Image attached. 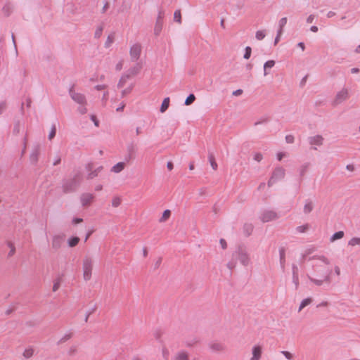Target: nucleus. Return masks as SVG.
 Here are the masks:
<instances>
[{
    "label": "nucleus",
    "instance_id": "obj_26",
    "mask_svg": "<svg viewBox=\"0 0 360 360\" xmlns=\"http://www.w3.org/2000/svg\"><path fill=\"white\" fill-rule=\"evenodd\" d=\"M312 301H313V300L311 297H307V298L304 299L300 303V305L299 307V311H300L305 307L310 304L312 302Z\"/></svg>",
    "mask_w": 360,
    "mask_h": 360
},
{
    "label": "nucleus",
    "instance_id": "obj_8",
    "mask_svg": "<svg viewBox=\"0 0 360 360\" xmlns=\"http://www.w3.org/2000/svg\"><path fill=\"white\" fill-rule=\"evenodd\" d=\"M141 46L139 44H134L130 49V56L133 61L137 60L141 55Z\"/></svg>",
    "mask_w": 360,
    "mask_h": 360
},
{
    "label": "nucleus",
    "instance_id": "obj_63",
    "mask_svg": "<svg viewBox=\"0 0 360 360\" xmlns=\"http://www.w3.org/2000/svg\"><path fill=\"white\" fill-rule=\"evenodd\" d=\"M219 243H220V245H221L222 249L224 250L227 248V243L224 239L221 238L219 240Z\"/></svg>",
    "mask_w": 360,
    "mask_h": 360
},
{
    "label": "nucleus",
    "instance_id": "obj_52",
    "mask_svg": "<svg viewBox=\"0 0 360 360\" xmlns=\"http://www.w3.org/2000/svg\"><path fill=\"white\" fill-rule=\"evenodd\" d=\"M292 282L295 284V290H297L299 287V276L295 275L292 276Z\"/></svg>",
    "mask_w": 360,
    "mask_h": 360
},
{
    "label": "nucleus",
    "instance_id": "obj_48",
    "mask_svg": "<svg viewBox=\"0 0 360 360\" xmlns=\"http://www.w3.org/2000/svg\"><path fill=\"white\" fill-rule=\"evenodd\" d=\"M287 23V18L286 17H284V18H282L280 20H279V28L278 30H283V27L286 25Z\"/></svg>",
    "mask_w": 360,
    "mask_h": 360
},
{
    "label": "nucleus",
    "instance_id": "obj_15",
    "mask_svg": "<svg viewBox=\"0 0 360 360\" xmlns=\"http://www.w3.org/2000/svg\"><path fill=\"white\" fill-rule=\"evenodd\" d=\"M323 141V138L321 135L309 137V143L310 145L321 146Z\"/></svg>",
    "mask_w": 360,
    "mask_h": 360
},
{
    "label": "nucleus",
    "instance_id": "obj_16",
    "mask_svg": "<svg viewBox=\"0 0 360 360\" xmlns=\"http://www.w3.org/2000/svg\"><path fill=\"white\" fill-rule=\"evenodd\" d=\"M314 205L312 200L310 199H307L304 205L303 212L305 214H308L314 210Z\"/></svg>",
    "mask_w": 360,
    "mask_h": 360
},
{
    "label": "nucleus",
    "instance_id": "obj_6",
    "mask_svg": "<svg viewBox=\"0 0 360 360\" xmlns=\"http://www.w3.org/2000/svg\"><path fill=\"white\" fill-rule=\"evenodd\" d=\"M164 15L165 11L160 10L154 28V34L156 36H158L162 31Z\"/></svg>",
    "mask_w": 360,
    "mask_h": 360
},
{
    "label": "nucleus",
    "instance_id": "obj_13",
    "mask_svg": "<svg viewBox=\"0 0 360 360\" xmlns=\"http://www.w3.org/2000/svg\"><path fill=\"white\" fill-rule=\"evenodd\" d=\"M330 274H331V271L328 270V274L323 277V279H321V280L315 279L309 276H308V278L310 280V281H311L316 285L320 286L323 284V281H326L327 283L330 282Z\"/></svg>",
    "mask_w": 360,
    "mask_h": 360
},
{
    "label": "nucleus",
    "instance_id": "obj_61",
    "mask_svg": "<svg viewBox=\"0 0 360 360\" xmlns=\"http://www.w3.org/2000/svg\"><path fill=\"white\" fill-rule=\"evenodd\" d=\"M91 120L94 122V123L96 127H98L99 122H98V119H97L96 115H91Z\"/></svg>",
    "mask_w": 360,
    "mask_h": 360
},
{
    "label": "nucleus",
    "instance_id": "obj_54",
    "mask_svg": "<svg viewBox=\"0 0 360 360\" xmlns=\"http://www.w3.org/2000/svg\"><path fill=\"white\" fill-rule=\"evenodd\" d=\"M77 110L82 115L86 114L87 112L85 105H81V106L78 108Z\"/></svg>",
    "mask_w": 360,
    "mask_h": 360
},
{
    "label": "nucleus",
    "instance_id": "obj_51",
    "mask_svg": "<svg viewBox=\"0 0 360 360\" xmlns=\"http://www.w3.org/2000/svg\"><path fill=\"white\" fill-rule=\"evenodd\" d=\"M3 11L4 12L5 15L8 16L11 13V6L10 4H6L4 7H3Z\"/></svg>",
    "mask_w": 360,
    "mask_h": 360
},
{
    "label": "nucleus",
    "instance_id": "obj_57",
    "mask_svg": "<svg viewBox=\"0 0 360 360\" xmlns=\"http://www.w3.org/2000/svg\"><path fill=\"white\" fill-rule=\"evenodd\" d=\"M132 89H133V85H131L129 87H128V88H127V89H124V90L122 91V96H126L127 94H129V93L131 91Z\"/></svg>",
    "mask_w": 360,
    "mask_h": 360
},
{
    "label": "nucleus",
    "instance_id": "obj_25",
    "mask_svg": "<svg viewBox=\"0 0 360 360\" xmlns=\"http://www.w3.org/2000/svg\"><path fill=\"white\" fill-rule=\"evenodd\" d=\"M208 159H209V162H210V165L212 167V169L214 170H217L218 165H217V163L216 162L215 158H214L213 153H209Z\"/></svg>",
    "mask_w": 360,
    "mask_h": 360
},
{
    "label": "nucleus",
    "instance_id": "obj_55",
    "mask_svg": "<svg viewBox=\"0 0 360 360\" xmlns=\"http://www.w3.org/2000/svg\"><path fill=\"white\" fill-rule=\"evenodd\" d=\"M282 354L288 359L290 360L292 359V354L288 351H282Z\"/></svg>",
    "mask_w": 360,
    "mask_h": 360
},
{
    "label": "nucleus",
    "instance_id": "obj_27",
    "mask_svg": "<svg viewBox=\"0 0 360 360\" xmlns=\"http://www.w3.org/2000/svg\"><path fill=\"white\" fill-rule=\"evenodd\" d=\"M103 169V167L100 166L97 169H94V171H91L89 173L87 176L88 179H92L94 177L98 176V172H100Z\"/></svg>",
    "mask_w": 360,
    "mask_h": 360
},
{
    "label": "nucleus",
    "instance_id": "obj_40",
    "mask_svg": "<svg viewBox=\"0 0 360 360\" xmlns=\"http://www.w3.org/2000/svg\"><path fill=\"white\" fill-rule=\"evenodd\" d=\"M251 53H252V49L250 46H246L245 49V53H244V55H243V58L245 59H249L251 56Z\"/></svg>",
    "mask_w": 360,
    "mask_h": 360
},
{
    "label": "nucleus",
    "instance_id": "obj_18",
    "mask_svg": "<svg viewBox=\"0 0 360 360\" xmlns=\"http://www.w3.org/2000/svg\"><path fill=\"white\" fill-rule=\"evenodd\" d=\"M279 257H280V264L281 268L283 271L285 270V249L282 247L279 249Z\"/></svg>",
    "mask_w": 360,
    "mask_h": 360
},
{
    "label": "nucleus",
    "instance_id": "obj_62",
    "mask_svg": "<svg viewBox=\"0 0 360 360\" xmlns=\"http://www.w3.org/2000/svg\"><path fill=\"white\" fill-rule=\"evenodd\" d=\"M292 276L298 275V267L296 264H293L292 265Z\"/></svg>",
    "mask_w": 360,
    "mask_h": 360
},
{
    "label": "nucleus",
    "instance_id": "obj_30",
    "mask_svg": "<svg viewBox=\"0 0 360 360\" xmlns=\"http://www.w3.org/2000/svg\"><path fill=\"white\" fill-rule=\"evenodd\" d=\"M344 237V232L342 231H339L333 234L330 237V241L333 242L338 239H341Z\"/></svg>",
    "mask_w": 360,
    "mask_h": 360
},
{
    "label": "nucleus",
    "instance_id": "obj_44",
    "mask_svg": "<svg viewBox=\"0 0 360 360\" xmlns=\"http://www.w3.org/2000/svg\"><path fill=\"white\" fill-rule=\"evenodd\" d=\"M319 259L321 260L322 262H323L326 264H330L329 260L325 256H314V257L309 258V259Z\"/></svg>",
    "mask_w": 360,
    "mask_h": 360
},
{
    "label": "nucleus",
    "instance_id": "obj_7",
    "mask_svg": "<svg viewBox=\"0 0 360 360\" xmlns=\"http://www.w3.org/2000/svg\"><path fill=\"white\" fill-rule=\"evenodd\" d=\"M40 153V145L39 143L34 146L32 153L30 155V161L32 165H37Z\"/></svg>",
    "mask_w": 360,
    "mask_h": 360
},
{
    "label": "nucleus",
    "instance_id": "obj_42",
    "mask_svg": "<svg viewBox=\"0 0 360 360\" xmlns=\"http://www.w3.org/2000/svg\"><path fill=\"white\" fill-rule=\"evenodd\" d=\"M174 19L175 21L181 23V15L180 10L175 11V12L174 13Z\"/></svg>",
    "mask_w": 360,
    "mask_h": 360
},
{
    "label": "nucleus",
    "instance_id": "obj_46",
    "mask_svg": "<svg viewBox=\"0 0 360 360\" xmlns=\"http://www.w3.org/2000/svg\"><path fill=\"white\" fill-rule=\"evenodd\" d=\"M20 131V121L16 122L13 127V134H18Z\"/></svg>",
    "mask_w": 360,
    "mask_h": 360
},
{
    "label": "nucleus",
    "instance_id": "obj_29",
    "mask_svg": "<svg viewBox=\"0 0 360 360\" xmlns=\"http://www.w3.org/2000/svg\"><path fill=\"white\" fill-rule=\"evenodd\" d=\"M136 150V147L133 143H131L127 146V153H129L130 155L135 157Z\"/></svg>",
    "mask_w": 360,
    "mask_h": 360
},
{
    "label": "nucleus",
    "instance_id": "obj_64",
    "mask_svg": "<svg viewBox=\"0 0 360 360\" xmlns=\"http://www.w3.org/2000/svg\"><path fill=\"white\" fill-rule=\"evenodd\" d=\"M162 262V258L160 257L154 264V269H157L160 267Z\"/></svg>",
    "mask_w": 360,
    "mask_h": 360
},
{
    "label": "nucleus",
    "instance_id": "obj_45",
    "mask_svg": "<svg viewBox=\"0 0 360 360\" xmlns=\"http://www.w3.org/2000/svg\"><path fill=\"white\" fill-rule=\"evenodd\" d=\"M319 259L321 260L322 262H323L326 264H330L329 260L325 256H314V257L309 258V259Z\"/></svg>",
    "mask_w": 360,
    "mask_h": 360
},
{
    "label": "nucleus",
    "instance_id": "obj_19",
    "mask_svg": "<svg viewBox=\"0 0 360 360\" xmlns=\"http://www.w3.org/2000/svg\"><path fill=\"white\" fill-rule=\"evenodd\" d=\"M254 226L252 224L245 223L243 227V231L245 236H250L253 231Z\"/></svg>",
    "mask_w": 360,
    "mask_h": 360
},
{
    "label": "nucleus",
    "instance_id": "obj_58",
    "mask_svg": "<svg viewBox=\"0 0 360 360\" xmlns=\"http://www.w3.org/2000/svg\"><path fill=\"white\" fill-rule=\"evenodd\" d=\"M263 158L262 154L260 153H257L254 155V160L257 162H260Z\"/></svg>",
    "mask_w": 360,
    "mask_h": 360
},
{
    "label": "nucleus",
    "instance_id": "obj_38",
    "mask_svg": "<svg viewBox=\"0 0 360 360\" xmlns=\"http://www.w3.org/2000/svg\"><path fill=\"white\" fill-rule=\"evenodd\" d=\"M129 78L125 77V74L123 75L121 78L120 79V81L117 84V87L118 88H122L124 86V85L125 84L127 80Z\"/></svg>",
    "mask_w": 360,
    "mask_h": 360
},
{
    "label": "nucleus",
    "instance_id": "obj_20",
    "mask_svg": "<svg viewBox=\"0 0 360 360\" xmlns=\"http://www.w3.org/2000/svg\"><path fill=\"white\" fill-rule=\"evenodd\" d=\"M124 167H125V162H120L117 163L116 165H115L112 167L111 172H113L115 173H119L124 169Z\"/></svg>",
    "mask_w": 360,
    "mask_h": 360
},
{
    "label": "nucleus",
    "instance_id": "obj_5",
    "mask_svg": "<svg viewBox=\"0 0 360 360\" xmlns=\"http://www.w3.org/2000/svg\"><path fill=\"white\" fill-rule=\"evenodd\" d=\"M69 95L71 98L76 103L80 105H86V96L80 93L75 92L74 90V85L71 86L69 89Z\"/></svg>",
    "mask_w": 360,
    "mask_h": 360
},
{
    "label": "nucleus",
    "instance_id": "obj_49",
    "mask_svg": "<svg viewBox=\"0 0 360 360\" xmlns=\"http://www.w3.org/2000/svg\"><path fill=\"white\" fill-rule=\"evenodd\" d=\"M121 203V199L119 197H115L112 200V205L115 207H118Z\"/></svg>",
    "mask_w": 360,
    "mask_h": 360
},
{
    "label": "nucleus",
    "instance_id": "obj_14",
    "mask_svg": "<svg viewBox=\"0 0 360 360\" xmlns=\"http://www.w3.org/2000/svg\"><path fill=\"white\" fill-rule=\"evenodd\" d=\"M262 347L260 345H255L252 349V356L250 360H259L262 356Z\"/></svg>",
    "mask_w": 360,
    "mask_h": 360
},
{
    "label": "nucleus",
    "instance_id": "obj_41",
    "mask_svg": "<svg viewBox=\"0 0 360 360\" xmlns=\"http://www.w3.org/2000/svg\"><path fill=\"white\" fill-rule=\"evenodd\" d=\"M72 336V333H68V334H65L58 342V345H60L65 342H66L67 340H70Z\"/></svg>",
    "mask_w": 360,
    "mask_h": 360
},
{
    "label": "nucleus",
    "instance_id": "obj_32",
    "mask_svg": "<svg viewBox=\"0 0 360 360\" xmlns=\"http://www.w3.org/2000/svg\"><path fill=\"white\" fill-rule=\"evenodd\" d=\"M195 100V96L193 94H190L184 101L186 105H191Z\"/></svg>",
    "mask_w": 360,
    "mask_h": 360
},
{
    "label": "nucleus",
    "instance_id": "obj_23",
    "mask_svg": "<svg viewBox=\"0 0 360 360\" xmlns=\"http://www.w3.org/2000/svg\"><path fill=\"white\" fill-rule=\"evenodd\" d=\"M174 360H188V354L184 351L179 352L174 356Z\"/></svg>",
    "mask_w": 360,
    "mask_h": 360
},
{
    "label": "nucleus",
    "instance_id": "obj_53",
    "mask_svg": "<svg viewBox=\"0 0 360 360\" xmlns=\"http://www.w3.org/2000/svg\"><path fill=\"white\" fill-rule=\"evenodd\" d=\"M282 34H283V30H281L277 31V34L274 39V45H276L278 43Z\"/></svg>",
    "mask_w": 360,
    "mask_h": 360
},
{
    "label": "nucleus",
    "instance_id": "obj_39",
    "mask_svg": "<svg viewBox=\"0 0 360 360\" xmlns=\"http://www.w3.org/2000/svg\"><path fill=\"white\" fill-rule=\"evenodd\" d=\"M349 245L354 246L356 245H360V238L354 237L348 243Z\"/></svg>",
    "mask_w": 360,
    "mask_h": 360
},
{
    "label": "nucleus",
    "instance_id": "obj_33",
    "mask_svg": "<svg viewBox=\"0 0 360 360\" xmlns=\"http://www.w3.org/2000/svg\"><path fill=\"white\" fill-rule=\"evenodd\" d=\"M7 245L10 248V251H9V252L8 254V257H12L15 254V248L14 244L12 242H11V241H8L7 242Z\"/></svg>",
    "mask_w": 360,
    "mask_h": 360
},
{
    "label": "nucleus",
    "instance_id": "obj_3",
    "mask_svg": "<svg viewBox=\"0 0 360 360\" xmlns=\"http://www.w3.org/2000/svg\"><path fill=\"white\" fill-rule=\"evenodd\" d=\"M285 176V169L282 167H277L274 169L272 174L268 181V186H272L278 180L283 179Z\"/></svg>",
    "mask_w": 360,
    "mask_h": 360
},
{
    "label": "nucleus",
    "instance_id": "obj_59",
    "mask_svg": "<svg viewBox=\"0 0 360 360\" xmlns=\"http://www.w3.org/2000/svg\"><path fill=\"white\" fill-rule=\"evenodd\" d=\"M6 102L1 101L0 103V115L2 114V112L6 110Z\"/></svg>",
    "mask_w": 360,
    "mask_h": 360
},
{
    "label": "nucleus",
    "instance_id": "obj_28",
    "mask_svg": "<svg viewBox=\"0 0 360 360\" xmlns=\"http://www.w3.org/2000/svg\"><path fill=\"white\" fill-rule=\"evenodd\" d=\"M210 348L214 352H219L223 349V346L220 343L214 342L210 345Z\"/></svg>",
    "mask_w": 360,
    "mask_h": 360
},
{
    "label": "nucleus",
    "instance_id": "obj_10",
    "mask_svg": "<svg viewBox=\"0 0 360 360\" xmlns=\"http://www.w3.org/2000/svg\"><path fill=\"white\" fill-rule=\"evenodd\" d=\"M65 235L61 234V235H57L53 236L52 240V248L55 250L59 249L63 242L65 241Z\"/></svg>",
    "mask_w": 360,
    "mask_h": 360
},
{
    "label": "nucleus",
    "instance_id": "obj_12",
    "mask_svg": "<svg viewBox=\"0 0 360 360\" xmlns=\"http://www.w3.org/2000/svg\"><path fill=\"white\" fill-rule=\"evenodd\" d=\"M94 196L91 193H82L80 197L81 202L83 207H87L91 203Z\"/></svg>",
    "mask_w": 360,
    "mask_h": 360
},
{
    "label": "nucleus",
    "instance_id": "obj_17",
    "mask_svg": "<svg viewBox=\"0 0 360 360\" xmlns=\"http://www.w3.org/2000/svg\"><path fill=\"white\" fill-rule=\"evenodd\" d=\"M348 97V91L347 89H342L339 91L335 97V101L337 103H341L342 101L346 100Z\"/></svg>",
    "mask_w": 360,
    "mask_h": 360
},
{
    "label": "nucleus",
    "instance_id": "obj_31",
    "mask_svg": "<svg viewBox=\"0 0 360 360\" xmlns=\"http://www.w3.org/2000/svg\"><path fill=\"white\" fill-rule=\"evenodd\" d=\"M171 216V211L169 210H165L160 219H159L160 222H164L167 221Z\"/></svg>",
    "mask_w": 360,
    "mask_h": 360
},
{
    "label": "nucleus",
    "instance_id": "obj_1",
    "mask_svg": "<svg viewBox=\"0 0 360 360\" xmlns=\"http://www.w3.org/2000/svg\"><path fill=\"white\" fill-rule=\"evenodd\" d=\"M82 181V176L79 173L76 174L73 178L64 179L63 181V191L65 193L75 192L80 186Z\"/></svg>",
    "mask_w": 360,
    "mask_h": 360
},
{
    "label": "nucleus",
    "instance_id": "obj_4",
    "mask_svg": "<svg viewBox=\"0 0 360 360\" xmlns=\"http://www.w3.org/2000/svg\"><path fill=\"white\" fill-rule=\"evenodd\" d=\"M92 260L90 257H86L83 260V276L85 281H89L91 277Z\"/></svg>",
    "mask_w": 360,
    "mask_h": 360
},
{
    "label": "nucleus",
    "instance_id": "obj_50",
    "mask_svg": "<svg viewBox=\"0 0 360 360\" xmlns=\"http://www.w3.org/2000/svg\"><path fill=\"white\" fill-rule=\"evenodd\" d=\"M236 260L232 257V259L228 262L227 267L230 270H232L236 267Z\"/></svg>",
    "mask_w": 360,
    "mask_h": 360
},
{
    "label": "nucleus",
    "instance_id": "obj_21",
    "mask_svg": "<svg viewBox=\"0 0 360 360\" xmlns=\"http://www.w3.org/2000/svg\"><path fill=\"white\" fill-rule=\"evenodd\" d=\"M275 65V61L274 60H269L264 63V75L266 76L269 73L267 70L273 68Z\"/></svg>",
    "mask_w": 360,
    "mask_h": 360
},
{
    "label": "nucleus",
    "instance_id": "obj_36",
    "mask_svg": "<svg viewBox=\"0 0 360 360\" xmlns=\"http://www.w3.org/2000/svg\"><path fill=\"white\" fill-rule=\"evenodd\" d=\"M309 229V225L308 224H304L302 226H299L296 228V230L300 233H304L307 231Z\"/></svg>",
    "mask_w": 360,
    "mask_h": 360
},
{
    "label": "nucleus",
    "instance_id": "obj_56",
    "mask_svg": "<svg viewBox=\"0 0 360 360\" xmlns=\"http://www.w3.org/2000/svg\"><path fill=\"white\" fill-rule=\"evenodd\" d=\"M307 167L308 165H302L300 169V176H303L305 174V172H307Z\"/></svg>",
    "mask_w": 360,
    "mask_h": 360
},
{
    "label": "nucleus",
    "instance_id": "obj_60",
    "mask_svg": "<svg viewBox=\"0 0 360 360\" xmlns=\"http://www.w3.org/2000/svg\"><path fill=\"white\" fill-rule=\"evenodd\" d=\"M294 136L292 135H287L285 136V141L288 143H292L294 142Z\"/></svg>",
    "mask_w": 360,
    "mask_h": 360
},
{
    "label": "nucleus",
    "instance_id": "obj_22",
    "mask_svg": "<svg viewBox=\"0 0 360 360\" xmlns=\"http://www.w3.org/2000/svg\"><path fill=\"white\" fill-rule=\"evenodd\" d=\"M80 239L77 236H72L68 240V246L70 248L75 247L79 242Z\"/></svg>",
    "mask_w": 360,
    "mask_h": 360
},
{
    "label": "nucleus",
    "instance_id": "obj_2",
    "mask_svg": "<svg viewBox=\"0 0 360 360\" xmlns=\"http://www.w3.org/2000/svg\"><path fill=\"white\" fill-rule=\"evenodd\" d=\"M232 257L236 261L239 260L243 266H248L250 264V255L244 244H240L236 247V250L232 254Z\"/></svg>",
    "mask_w": 360,
    "mask_h": 360
},
{
    "label": "nucleus",
    "instance_id": "obj_24",
    "mask_svg": "<svg viewBox=\"0 0 360 360\" xmlns=\"http://www.w3.org/2000/svg\"><path fill=\"white\" fill-rule=\"evenodd\" d=\"M169 102L170 100L169 97L164 98L160 108V111L161 112H165L168 109L169 106Z\"/></svg>",
    "mask_w": 360,
    "mask_h": 360
},
{
    "label": "nucleus",
    "instance_id": "obj_9",
    "mask_svg": "<svg viewBox=\"0 0 360 360\" xmlns=\"http://www.w3.org/2000/svg\"><path fill=\"white\" fill-rule=\"evenodd\" d=\"M277 217V214L275 212L272 210H266L261 215L260 219L263 222H269L276 219Z\"/></svg>",
    "mask_w": 360,
    "mask_h": 360
},
{
    "label": "nucleus",
    "instance_id": "obj_47",
    "mask_svg": "<svg viewBox=\"0 0 360 360\" xmlns=\"http://www.w3.org/2000/svg\"><path fill=\"white\" fill-rule=\"evenodd\" d=\"M56 134V127L55 125H53L51 127V129L49 132V139L51 140L52 139H53L55 137Z\"/></svg>",
    "mask_w": 360,
    "mask_h": 360
},
{
    "label": "nucleus",
    "instance_id": "obj_11",
    "mask_svg": "<svg viewBox=\"0 0 360 360\" xmlns=\"http://www.w3.org/2000/svg\"><path fill=\"white\" fill-rule=\"evenodd\" d=\"M142 68V65L140 63H137L134 67L129 68L125 73V77L130 79L131 77L137 75Z\"/></svg>",
    "mask_w": 360,
    "mask_h": 360
},
{
    "label": "nucleus",
    "instance_id": "obj_35",
    "mask_svg": "<svg viewBox=\"0 0 360 360\" xmlns=\"http://www.w3.org/2000/svg\"><path fill=\"white\" fill-rule=\"evenodd\" d=\"M103 31V25H101L98 26L97 27V29L96 30L95 33H94V37L97 38V39L100 38L101 36L102 35Z\"/></svg>",
    "mask_w": 360,
    "mask_h": 360
},
{
    "label": "nucleus",
    "instance_id": "obj_34",
    "mask_svg": "<svg viewBox=\"0 0 360 360\" xmlns=\"http://www.w3.org/2000/svg\"><path fill=\"white\" fill-rule=\"evenodd\" d=\"M34 354V349L32 348H27L23 352V356L26 359L30 358Z\"/></svg>",
    "mask_w": 360,
    "mask_h": 360
},
{
    "label": "nucleus",
    "instance_id": "obj_43",
    "mask_svg": "<svg viewBox=\"0 0 360 360\" xmlns=\"http://www.w3.org/2000/svg\"><path fill=\"white\" fill-rule=\"evenodd\" d=\"M266 34L264 33V31L263 30H259L257 31L255 37L257 40H262L265 37Z\"/></svg>",
    "mask_w": 360,
    "mask_h": 360
},
{
    "label": "nucleus",
    "instance_id": "obj_37",
    "mask_svg": "<svg viewBox=\"0 0 360 360\" xmlns=\"http://www.w3.org/2000/svg\"><path fill=\"white\" fill-rule=\"evenodd\" d=\"M114 41V36L113 34H110L107 37V40L105 43V48H108L110 46V45L113 43Z\"/></svg>",
    "mask_w": 360,
    "mask_h": 360
}]
</instances>
